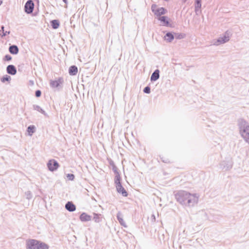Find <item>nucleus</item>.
Listing matches in <instances>:
<instances>
[{
    "label": "nucleus",
    "mask_w": 249,
    "mask_h": 249,
    "mask_svg": "<svg viewBox=\"0 0 249 249\" xmlns=\"http://www.w3.org/2000/svg\"><path fill=\"white\" fill-rule=\"evenodd\" d=\"M177 201L185 207H193L198 202L199 195L184 190L178 191L175 195Z\"/></svg>",
    "instance_id": "nucleus-1"
},
{
    "label": "nucleus",
    "mask_w": 249,
    "mask_h": 249,
    "mask_svg": "<svg viewBox=\"0 0 249 249\" xmlns=\"http://www.w3.org/2000/svg\"><path fill=\"white\" fill-rule=\"evenodd\" d=\"M49 246L44 242L35 239H30L26 242L27 249H48Z\"/></svg>",
    "instance_id": "nucleus-2"
},
{
    "label": "nucleus",
    "mask_w": 249,
    "mask_h": 249,
    "mask_svg": "<svg viewBox=\"0 0 249 249\" xmlns=\"http://www.w3.org/2000/svg\"><path fill=\"white\" fill-rule=\"evenodd\" d=\"M237 125L238 126L240 134L249 129V124L243 118H240L238 120Z\"/></svg>",
    "instance_id": "nucleus-3"
},
{
    "label": "nucleus",
    "mask_w": 249,
    "mask_h": 249,
    "mask_svg": "<svg viewBox=\"0 0 249 249\" xmlns=\"http://www.w3.org/2000/svg\"><path fill=\"white\" fill-rule=\"evenodd\" d=\"M230 37V32L228 31H226L223 36L219 37L214 43V45H219L221 44H223L227 42Z\"/></svg>",
    "instance_id": "nucleus-4"
},
{
    "label": "nucleus",
    "mask_w": 249,
    "mask_h": 249,
    "mask_svg": "<svg viewBox=\"0 0 249 249\" xmlns=\"http://www.w3.org/2000/svg\"><path fill=\"white\" fill-rule=\"evenodd\" d=\"M35 4L33 0H28L24 5V11L27 14H30L33 13Z\"/></svg>",
    "instance_id": "nucleus-5"
},
{
    "label": "nucleus",
    "mask_w": 249,
    "mask_h": 249,
    "mask_svg": "<svg viewBox=\"0 0 249 249\" xmlns=\"http://www.w3.org/2000/svg\"><path fill=\"white\" fill-rule=\"evenodd\" d=\"M58 162L55 160H51L47 163L48 169L52 172L55 171L59 167Z\"/></svg>",
    "instance_id": "nucleus-6"
},
{
    "label": "nucleus",
    "mask_w": 249,
    "mask_h": 249,
    "mask_svg": "<svg viewBox=\"0 0 249 249\" xmlns=\"http://www.w3.org/2000/svg\"><path fill=\"white\" fill-rule=\"evenodd\" d=\"M64 82V80L62 77H59L56 80H51L50 81V86L53 89L58 88L62 85Z\"/></svg>",
    "instance_id": "nucleus-7"
},
{
    "label": "nucleus",
    "mask_w": 249,
    "mask_h": 249,
    "mask_svg": "<svg viewBox=\"0 0 249 249\" xmlns=\"http://www.w3.org/2000/svg\"><path fill=\"white\" fill-rule=\"evenodd\" d=\"M220 168L225 170H229L232 167V164L231 161H223L220 164Z\"/></svg>",
    "instance_id": "nucleus-8"
},
{
    "label": "nucleus",
    "mask_w": 249,
    "mask_h": 249,
    "mask_svg": "<svg viewBox=\"0 0 249 249\" xmlns=\"http://www.w3.org/2000/svg\"><path fill=\"white\" fill-rule=\"evenodd\" d=\"M65 209L70 212H73L75 211L76 206L71 201H68L65 204Z\"/></svg>",
    "instance_id": "nucleus-9"
},
{
    "label": "nucleus",
    "mask_w": 249,
    "mask_h": 249,
    "mask_svg": "<svg viewBox=\"0 0 249 249\" xmlns=\"http://www.w3.org/2000/svg\"><path fill=\"white\" fill-rule=\"evenodd\" d=\"M158 20L162 23V25L165 26H171L168 20V18L166 16H162L158 18Z\"/></svg>",
    "instance_id": "nucleus-10"
},
{
    "label": "nucleus",
    "mask_w": 249,
    "mask_h": 249,
    "mask_svg": "<svg viewBox=\"0 0 249 249\" xmlns=\"http://www.w3.org/2000/svg\"><path fill=\"white\" fill-rule=\"evenodd\" d=\"M79 219L82 222H87L91 220V216L86 213H83L80 215Z\"/></svg>",
    "instance_id": "nucleus-11"
},
{
    "label": "nucleus",
    "mask_w": 249,
    "mask_h": 249,
    "mask_svg": "<svg viewBox=\"0 0 249 249\" xmlns=\"http://www.w3.org/2000/svg\"><path fill=\"white\" fill-rule=\"evenodd\" d=\"M7 72L11 75H15L17 73V69L15 66L9 65L6 68Z\"/></svg>",
    "instance_id": "nucleus-12"
},
{
    "label": "nucleus",
    "mask_w": 249,
    "mask_h": 249,
    "mask_svg": "<svg viewBox=\"0 0 249 249\" xmlns=\"http://www.w3.org/2000/svg\"><path fill=\"white\" fill-rule=\"evenodd\" d=\"M160 78V71L158 69H157L154 71L152 73L151 77L150 80L151 81H155L157 80Z\"/></svg>",
    "instance_id": "nucleus-13"
},
{
    "label": "nucleus",
    "mask_w": 249,
    "mask_h": 249,
    "mask_svg": "<svg viewBox=\"0 0 249 249\" xmlns=\"http://www.w3.org/2000/svg\"><path fill=\"white\" fill-rule=\"evenodd\" d=\"M116 189L119 194H122L123 196H127L128 194L125 189L123 187L122 185H118V186H116Z\"/></svg>",
    "instance_id": "nucleus-14"
},
{
    "label": "nucleus",
    "mask_w": 249,
    "mask_h": 249,
    "mask_svg": "<svg viewBox=\"0 0 249 249\" xmlns=\"http://www.w3.org/2000/svg\"><path fill=\"white\" fill-rule=\"evenodd\" d=\"M201 8V0H195V11L197 15L198 12H201L200 9Z\"/></svg>",
    "instance_id": "nucleus-15"
},
{
    "label": "nucleus",
    "mask_w": 249,
    "mask_h": 249,
    "mask_svg": "<svg viewBox=\"0 0 249 249\" xmlns=\"http://www.w3.org/2000/svg\"><path fill=\"white\" fill-rule=\"evenodd\" d=\"M167 10L163 7H160L157 9L155 15L157 17H160V16L165 14L167 13Z\"/></svg>",
    "instance_id": "nucleus-16"
},
{
    "label": "nucleus",
    "mask_w": 249,
    "mask_h": 249,
    "mask_svg": "<svg viewBox=\"0 0 249 249\" xmlns=\"http://www.w3.org/2000/svg\"><path fill=\"white\" fill-rule=\"evenodd\" d=\"M78 72V68L75 65L71 66L69 69V73L70 75L74 76Z\"/></svg>",
    "instance_id": "nucleus-17"
},
{
    "label": "nucleus",
    "mask_w": 249,
    "mask_h": 249,
    "mask_svg": "<svg viewBox=\"0 0 249 249\" xmlns=\"http://www.w3.org/2000/svg\"><path fill=\"white\" fill-rule=\"evenodd\" d=\"M9 51L12 54H17L19 52L18 47L16 45H12L9 47Z\"/></svg>",
    "instance_id": "nucleus-18"
},
{
    "label": "nucleus",
    "mask_w": 249,
    "mask_h": 249,
    "mask_svg": "<svg viewBox=\"0 0 249 249\" xmlns=\"http://www.w3.org/2000/svg\"><path fill=\"white\" fill-rule=\"evenodd\" d=\"M116 216H117V220L119 222L120 224L122 226H123L124 227H126V226L125 225V223L123 219V216H122V213H121V212H118Z\"/></svg>",
    "instance_id": "nucleus-19"
},
{
    "label": "nucleus",
    "mask_w": 249,
    "mask_h": 249,
    "mask_svg": "<svg viewBox=\"0 0 249 249\" xmlns=\"http://www.w3.org/2000/svg\"><path fill=\"white\" fill-rule=\"evenodd\" d=\"M164 38L168 42H172L174 38V33L173 34L171 32L167 33L164 36Z\"/></svg>",
    "instance_id": "nucleus-20"
},
{
    "label": "nucleus",
    "mask_w": 249,
    "mask_h": 249,
    "mask_svg": "<svg viewBox=\"0 0 249 249\" xmlns=\"http://www.w3.org/2000/svg\"><path fill=\"white\" fill-rule=\"evenodd\" d=\"M103 215L100 213H93V220L96 223H99L102 221Z\"/></svg>",
    "instance_id": "nucleus-21"
},
{
    "label": "nucleus",
    "mask_w": 249,
    "mask_h": 249,
    "mask_svg": "<svg viewBox=\"0 0 249 249\" xmlns=\"http://www.w3.org/2000/svg\"><path fill=\"white\" fill-rule=\"evenodd\" d=\"M114 173L115 174L114 183L115 184L116 187L118 186V185H122L121 182V178L119 172Z\"/></svg>",
    "instance_id": "nucleus-22"
},
{
    "label": "nucleus",
    "mask_w": 249,
    "mask_h": 249,
    "mask_svg": "<svg viewBox=\"0 0 249 249\" xmlns=\"http://www.w3.org/2000/svg\"><path fill=\"white\" fill-rule=\"evenodd\" d=\"M33 107L34 110L40 112L45 116H48L47 113L38 105H34Z\"/></svg>",
    "instance_id": "nucleus-23"
},
{
    "label": "nucleus",
    "mask_w": 249,
    "mask_h": 249,
    "mask_svg": "<svg viewBox=\"0 0 249 249\" xmlns=\"http://www.w3.org/2000/svg\"><path fill=\"white\" fill-rule=\"evenodd\" d=\"M240 135L244 141L249 144V129L248 131L243 132V133L240 134Z\"/></svg>",
    "instance_id": "nucleus-24"
},
{
    "label": "nucleus",
    "mask_w": 249,
    "mask_h": 249,
    "mask_svg": "<svg viewBox=\"0 0 249 249\" xmlns=\"http://www.w3.org/2000/svg\"><path fill=\"white\" fill-rule=\"evenodd\" d=\"M4 26L3 25H2L0 26V36H1V38L4 37L7 35H8L10 34V31H6L5 32H4Z\"/></svg>",
    "instance_id": "nucleus-25"
},
{
    "label": "nucleus",
    "mask_w": 249,
    "mask_h": 249,
    "mask_svg": "<svg viewBox=\"0 0 249 249\" xmlns=\"http://www.w3.org/2000/svg\"><path fill=\"white\" fill-rule=\"evenodd\" d=\"M36 126L34 125H29L27 129V131L28 133V135L30 136H32L33 134L36 131Z\"/></svg>",
    "instance_id": "nucleus-26"
},
{
    "label": "nucleus",
    "mask_w": 249,
    "mask_h": 249,
    "mask_svg": "<svg viewBox=\"0 0 249 249\" xmlns=\"http://www.w3.org/2000/svg\"><path fill=\"white\" fill-rule=\"evenodd\" d=\"M51 24L53 29H56L59 27L60 22L58 20L54 19L51 21Z\"/></svg>",
    "instance_id": "nucleus-27"
},
{
    "label": "nucleus",
    "mask_w": 249,
    "mask_h": 249,
    "mask_svg": "<svg viewBox=\"0 0 249 249\" xmlns=\"http://www.w3.org/2000/svg\"><path fill=\"white\" fill-rule=\"evenodd\" d=\"M108 162H109V165L112 166V169L114 173L118 172V171L117 167L114 164V161L110 159L108 160Z\"/></svg>",
    "instance_id": "nucleus-28"
},
{
    "label": "nucleus",
    "mask_w": 249,
    "mask_h": 249,
    "mask_svg": "<svg viewBox=\"0 0 249 249\" xmlns=\"http://www.w3.org/2000/svg\"><path fill=\"white\" fill-rule=\"evenodd\" d=\"M174 36L176 39H181L185 38L186 35L184 33H175Z\"/></svg>",
    "instance_id": "nucleus-29"
},
{
    "label": "nucleus",
    "mask_w": 249,
    "mask_h": 249,
    "mask_svg": "<svg viewBox=\"0 0 249 249\" xmlns=\"http://www.w3.org/2000/svg\"><path fill=\"white\" fill-rule=\"evenodd\" d=\"M11 78L9 75H5L1 78V81L2 83H4L6 81L9 82Z\"/></svg>",
    "instance_id": "nucleus-30"
},
{
    "label": "nucleus",
    "mask_w": 249,
    "mask_h": 249,
    "mask_svg": "<svg viewBox=\"0 0 249 249\" xmlns=\"http://www.w3.org/2000/svg\"><path fill=\"white\" fill-rule=\"evenodd\" d=\"M25 194L27 199L29 200L32 198V195L31 192L30 191H28L26 192L25 193Z\"/></svg>",
    "instance_id": "nucleus-31"
},
{
    "label": "nucleus",
    "mask_w": 249,
    "mask_h": 249,
    "mask_svg": "<svg viewBox=\"0 0 249 249\" xmlns=\"http://www.w3.org/2000/svg\"><path fill=\"white\" fill-rule=\"evenodd\" d=\"M143 91L145 93L149 94L150 93V88L149 86H146L144 88Z\"/></svg>",
    "instance_id": "nucleus-32"
},
{
    "label": "nucleus",
    "mask_w": 249,
    "mask_h": 249,
    "mask_svg": "<svg viewBox=\"0 0 249 249\" xmlns=\"http://www.w3.org/2000/svg\"><path fill=\"white\" fill-rule=\"evenodd\" d=\"M67 177L70 180H73L74 178V175L72 174H68Z\"/></svg>",
    "instance_id": "nucleus-33"
},
{
    "label": "nucleus",
    "mask_w": 249,
    "mask_h": 249,
    "mask_svg": "<svg viewBox=\"0 0 249 249\" xmlns=\"http://www.w3.org/2000/svg\"><path fill=\"white\" fill-rule=\"evenodd\" d=\"M12 59V57L9 54H6L5 55L3 60L4 61H10Z\"/></svg>",
    "instance_id": "nucleus-34"
},
{
    "label": "nucleus",
    "mask_w": 249,
    "mask_h": 249,
    "mask_svg": "<svg viewBox=\"0 0 249 249\" xmlns=\"http://www.w3.org/2000/svg\"><path fill=\"white\" fill-rule=\"evenodd\" d=\"M156 7H157V5L156 4H153L151 6V10L152 11V12H153L154 14H155V12H156Z\"/></svg>",
    "instance_id": "nucleus-35"
},
{
    "label": "nucleus",
    "mask_w": 249,
    "mask_h": 249,
    "mask_svg": "<svg viewBox=\"0 0 249 249\" xmlns=\"http://www.w3.org/2000/svg\"><path fill=\"white\" fill-rule=\"evenodd\" d=\"M35 95L36 97H39L41 95V92L40 90H37L36 91Z\"/></svg>",
    "instance_id": "nucleus-36"
},
{
    "label": "nucleus",
    "mask_w": 249,
    "mask_h": 249,
    "mask_svg": "<svg viewBox=\"0 0 249 249\" xmlns=\"http://www.w3.org/2000/svg\"><path fill=\"white\" fill-rule=\"evenodd\" d=\"M63 1L66 3V4H67L68 3V1L67 0H63Z\"/></svg>",
    "instance_id": "nucleus-37"
},
{
    "label": "nucleus",
    "mask_w": 249,
    "mask_h": 249,
    "mask_svg": "<svg viewBox=\"0 0 249 249\" xmlns=\"http://www.w3.org/2000/svg\"><path fill=\"white\" fill-rule=\"evenodd\" d=\"M162 161L165 163H167L168 162L167 160H162Z\"/></svg>",
    "instance_id": "nucleus-38"
},
{
    "label": "nucleus",
    "mask_w": 249,
    "mask_h": 249,
    "mask_svg": "<svg viewBox=\"0 0 249 249\" xmlns=\"http://www.w3.org/2000/svg\"><path fill=\"white\" fill-rule=\"evenodd\" d=\"M183 3H185L187 0H181Z\"/></svg>",
    "instance_id": "nucleus-39"
},
{
    "label": "nucleus",
    "mask_w": 249,
    "mask_h": 249,
    "mask_svg": "<svg viewBox=\"0 0 249 249\" xmlns=\"http://www.w3.org/2000/svg\"><path fill=\"white\" fill-rule=\"evenodd\" d=\"M2 1L0 0V5H1V4H2Z\"/></svg>",
    "instance_id": "nucleus-40"
}]
</instances>
